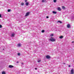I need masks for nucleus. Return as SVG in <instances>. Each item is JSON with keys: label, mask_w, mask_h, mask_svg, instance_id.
<instances>
[{"label": "nucleus", "mask_w": 74, "mask_h": 74, "mask_svg": "<svg viewBox=\"0 0 74 74\" xmlns=\"http://www.w3.org/2000/svg\"><path fill=\"white\" fill-rule=\"evenodd\" d=\"M15 35V34L14 33H12L11 34V37H14V36Z\"/></svg>", "instance_id": "3"}, {"label": "nucleus", "mask_w": 74, "mask_h": 74, "mask_svg": "<svg viewBox=\"0 0 74 74\" xmlns=\"http://www.w3.org/2000/svg\"><path fill=\"white\" fill-rule=\"evenodd\" d=\"M63 38V36H61L60 37V38L61 39Z\"/></svg>", "instance_id": "14"}, {"label": "nucleus", "mask_w": 74, "mask_h": 74, "mask_svg": "<svg viewBox=\"0 0 74 74\" xmlns=\"http://www.w3.org/2000/svg\"><path fill=\"white\" fill-rule=\"evenodd\" d=\"M19 63V62L18 61L17 62V63Z\"/></svg>", "instance_id": "31"}, {"label": "nucleus", "mask_w": 74, "mask_h": 74, "mask_svg": "<svg viewBox=\"0 0 74 74\" xmlns=\"http://www.w3.org/2000/svg\"><path fill=\"white\" fill-rule=\"evenodd\" d=\"M58 11H61V8L60 7H59L58 8Z\"/></svg>", "instance_id": "10"}, {"label": "nucleus", "mask_w": 74, "mask_h": 74, "mask_svg": "<svg viewBox=\"0 0 74 74\" xmlns=\"http://www.w3.org/2000/svg\"><path fill=\"white\" fill-rule=\"evenodd\" d=\"M71 74H74V69H72L71 71Z\"/></svg>", "instance_id": "2"}, {"label": "nucleus", "mask_w": 74, "mask_h": 74, "mask_svg": "<svg viewBox=\"0 0 74 74\" xmlns=\"http://www.w3.org/2000/svg\"><path fill=\"white\" fill-rule=\"evenodd\" d=\"M9 68H13V67H14V66L11 65H10L9 66Z\"/></svg>", "instance_id": "5"}, {"label": "nucleus", "mask_w": 74, "mask_h": 74, "mask_svg": "<svg viewBox=\"0 0 74 74\" xmlns=\"http://www.w3.org/2000/svg\"><path fill=\"white\" fill-rule=\"evenodd\" d=\"M45 1H44V0H42V3H44V2H45Z\"/></svg>", "instance_id": "21"}, {"label": "nucleus", "mask_w": 74, "mask_h": 74, "mask_svg": "<svg viewBox=\"0 0 74 74\" xmlns=\"http://www.w3.org/2000/svg\"><path fill=\"white\" fill-rule=\"evenodd\" d=\"M10 11H11V10H10V9H8V12H10Z\"/></svg>", "instance_id": "17"}, {"label": "nucleus", "mask_w": 74, "mask_h": 74, "mask_svg": "<svg viewBox=\"0 0 74 74\" xmlns=\"http://www.w3.org/2000/svg\"><path fill=\"white\" fill-rule=\"evenodd\" d=\"M25 5L27 6L28 5H29V2H26L25 3Z\"/></svg>", "instance_id": "9"}, {"label": "nucleus", "mask_w": 74, "mask_h": 74, "mask_svg": "<svg viewBox=\"0 0 74 74\" xmlns=\"http://www.w3.org/2000/svg\"><path fill=\"white\" fill-rule=\"evenodd\" d=\"M0 18H1V14H0Z\"/></svg>", "instance_id": "27"}, {"label": "nucleus", "mask_w": 74, "mask_h": 74, "mask_svg": "<svg viewBox=\"0 0 74 74\" xmlns=\"http://www.w3.org/2000/svg\"><path fill=\"white\" fill-rule=\"evenodd\" d=\"M2 27V25H0V28H1Z\"/></svg>", "instance_id": "22"}, {"label": "nucleus", "mask_w": 74, "mask_h": 74, "mask_svg": "<svg viewBox=\"0 0 74 74\" xmlns=\"http://www.w3.org/2000/svg\"><path fill=\"white\" fill-rule=\"evenodd\" d=\"M53 1L54 3H56V0H54Z\"/></svg>", "instance_id": "19"}, {"label": "nucleus", "mask_w": 74, "mask_h": 74, "mask_svg": "<svg viewBox=\"0 0 74 74\" xmlns=\"http://www.w3.org/2000/svg\"><path fill=\"white\" fill-rule=\"evenodd\" d=\"M45 32V31H44V30H42V33H44Z\"/></svg>", "instance_id": "16"}, {"label": "nucleus", "mask_w": 74, "mask_h": 74, "mask_svg": "<svg viewBox=\"0 0 74 74\" xmlns=\"http://www.w3.org/2000/svg\"><path fill=\"white\" fill-rule=\"evenodd\" d=\"M68 67H71V65H69L68 66Z\"/></svg>", "instance_id": "26"}, {"label": "nucleus", "mask_w": 74, "mask_h": 74, "mask_svg": "<svg viewBox=\"0 0 74 74\" xmlns=\"http://www.w3.org/2000/svg\"><path fill=\"white\" fill-rule=\"evenodd\" d=\"M41 62V60H39L38 61V62L39 63V62Z\"/></svg>", "instance_id": "23"}, {"label": "nucleus", "mask_w": 74, "mask_h": 74, "mask_svg": "<svg viewBox=\"0 0 74 74\" xmlns=\"http://www.w3.org/2000/svg\"><path fill=\"white\" fill-rule=\"evenodd\" d=\"M35 70H37V68H35Z\"/></svg>", "instance_id": "29"}, {"label": "nucleus", "mask_w": 74, "mask_h": 74, "mask_svg": "<svg viewBox=\"0 0 74 74\" xmlns=\"http://www.w3.org/2000/svg\"><path fill=\"white\" fill-rule=\"evenodd\" d=\"M57 23H62V21H58V22H57Z\"/></svg>", "instance_id": "12"}, {"label": "nucleus", "mask_w": 74, "mask_h": 74, "mask_svg": "<svg viewBox=\"0 0 74 74\" xmlns=\"http://www.w3.org/2000/svg\"><path fill=\"white\" fill-rule=\"evenodd\" d=\"M18 56H19V55H20V53H18Z\"/></svg>", "instance_id": "24"}, {"label": "nucleus", "mask_w": 74, "mask_h": 74, "mask_svg": "<svg viewBox=\"0 0 74 74\" xmlns=\"http://www.w3.org/2000/svg\"><path fill=\"white\" fill-rule=\"evenodd\" d=\"M46 18H49V17H48V16H47L46 17Z\"/></svg>", "instance_id": "28"}, {"label": "nucleus", "mask_w": 74, "mask_h": 74, "mask_svg": "<svg viewBox=\"0 0 74 74\" xmlns=\"http://www.w3.org/2000/svg\"><path fill=\"white\" fill-rule=\"evenodd\" d=\"M56 40V39L53 38L52 37H51L49 40V41H51L52 42H54V41H55Z\"/></svg>", "instance_id": "1"}, {"label": "nucleus", "mask_w": 74, "mask_h": 74, "mask_svg": "<svg viewBox=\"0 0 74 74\" xmlns=\"http://www.w3.org/2000/svg\"><path fill=\"white\" fill-rule=\"evenodd\" d=\"M62 8L64 10L65 9V7H64V6H62Z\"/></svg>", "instance_id": "15"}, {"label": "nucleus", "mask_w": 74, "mask_h": 74, "mask_svg": "<svg viewBox=\"0 0 74 74\" xmlns=\"http://www.w3.org/2000/svg\"><path fill=\"white\" fill-rule=\"evenodd\" d=\"M4 49H3V50H4Z\"/></svg>", "instance_id": "33"}, {"label": "nucleus", "mask_w": 74, "mask_h": 74, "mask_svg": "<svg viewBox=\"0 0 74 74\" xmlns=\"http://www.w3.org/2000/svg\"><path fill=\"white\" fill-rule=\"evenodd\" d=\"M72 43H74V41H73L72 42Z\"/></svg>", "instance_id": "32"}, {"label": "nucleus", "mask_w": 74, "mask_h": 74, "mask_svg": "<svg viewBox=\"0 0 74 74\" xmlns=\"http://www.w3.org/2000/svg\"><path fill=\"white\" fill-rule=\"evenodd\" d=\"M27 0H25V2H26H26H27Z\"/></svg>", "instance_id": "25"}, {"label": "nucleus", "mask_w": 74, "mask_h": 74, "mask_svg": "<svg viewBox=\"0 0 74 74\" xmlns=\"http://www.w3.org/2000/svg\"><path fill=\"white\" fill-rule=\"evenodd\" d=\"M67 27H68V28H70V24H68L67 25Z\"/></svg>", "instance_id": "7"}, {"label": "nucleus", "mask_w": 74, "mask_h": 74, "mask_svg": "<svg viewBox=\"0 0 74 74\" xmlns=\"http://www.w3.org/2000/svg\"><path fill=\"white\" fill-rule=\"evenodd\" d=\"M21 63V64H23V63Z\"/></svg>", "instance_id": "30"}, {"label": "nucleus", "mask_w": 74, "mask_h": 74, "mask_svg": "<svg viewBox=\"0 0 74 74\" xmlns=\"http://www.w3.org/2000/svg\"><path fill=\"white\" fill-rule=\"evenodd\" d=\"M53 36V34H52L50 35V36Z\"/></svg>", "instance_id": "18"}, {"label": "nucleus", "mask_w": 74, "mask_h": 74, "mask_svg": "<svg viewBox=\"0 0 74 74\" xmlns=\"http://www.w3.org/2000/svg\"><path fill=\"white\" fill-rule=\"evenodd\" d=\"M29 14H30V12H27L26 13L25 16H27L29 15Z\"/></svg>", "instance_id": "4"}, {"label": "nucleus", "mask_w": 74, "mask_h": 74, "mask_svg": "<svg viewBox=\"0 0 74 74\" xmlns=\"http://www.w3.org/2000/svg\"><path fill=\"white\" fill-rule=\"evenodd\" d=\"M2 74H6V73H5V72L4 71H3L2 72Z\"/></svg>", "instance_id": "13"}, {"label": "nucleus", "mask_w": 74, "mask_h": 74, "mask_svg": "<svg viewBox=\"0 0 74 74\" xmlns=\"http://www.w3.org/2000/svg\"><path fill=\"white\" fill-rule=\"evenodd\" d=\"M46 58H47V59H50V58H51V57L49 56H47Z\"/></svg>", "instance_id": "6"}, {"label": "nucleus", "mask_w": 74, "mask_h": 74, "mask_svg": "<svg viewBox=\"0 0 74 74\" xmlns=\"http://www.w3.org/2000/svg\"><path fill=\"white\" fill-rule=\"evenodd\" d=\"M17 45L18 47H20L21 46V43L18 44Z\"/></svg>", "instance_id": "8"}, {"label": "nucleus", "mask_w": 74, "mask_h": 74, "mask_svg": "<svg viewBox=\"0 0 74 74\" xmlns=\"http://www.w3.org/2000/svg\"><path fill=\"white\" fill-rule=\"evenodd\" d=\"M52 12H53V14H56L57 13V12H55L54 11H53Z\"/></svg>", "instance_id": "11"}, {"label": "nucleus", "mask_w": 74, "mask_h": 74, "mask_svg": "<svg viewBox=\"0 0 74 74\" xmlns=\"http://www.w3.org/2000/svg\"><path fill=\"white\" fill-rule=\"evenodd\" d=\"M21 5H24V3H22L21 4Z\"/></svg>", "instance_id": "20"}]
</instances>
